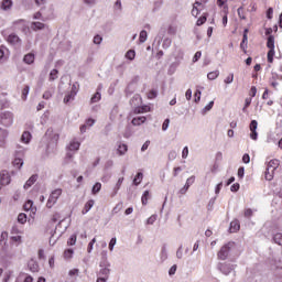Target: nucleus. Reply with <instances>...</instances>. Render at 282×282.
<instances>
[{
  "instance_id": "1",
  "label": "nucleus",
  "mask_w": 282,
  "mask_h": 282,
  "mask_svg": "<svg viewBox=\"0 0 282 282\" xmlns=\"http://www.w3.org/2000/svg\"><path fill=\"white\" fill-rule=\"evenodd\" d=\"M232 246H235V242H228L223 246L218 251V259L226 261V259H228V254H230V250H232Z\"/></svg>"
},
{
  "instance_id": "2",
  "label": "nucleus",
  "mask_w": 282,
  "mask_h": 282,
  "mask_svg": "<svg viewBox=\"0 0 282 282\" xmlns=\"http://www.w3.org/2000/svg\"><path fill=\"white\" fill-rule=\"evenodd\" d=\"M12 122H13L12 112H3L0 116V124H3L4 127H11Z\"/></svg>"
},
{
  "instance_id": "3",
  "label": "nucleus",
  "mask_w": 282,
  "mask_h": 282,
  "mask_svg": "<svg viewBox=\"0 0 282 282\" xmlns=\"http://www.w3.org/2000/svg\"><path fill=\"white\" fill-rule=\"evenodd\" d=\"M12 181V178L10 177V173L6 170H3L0 173V184L1 186H8V184H10V182Z\"/></svg>"
},
{
  "instance_id": "4",
  "label": "nucleus",
  "mask_w": 282,
  "mask_h": 282,
  "mask_svg": "<svg viewBox=\"0 0 282 282\" xmlns=\"http://www.w3.org/2000/svg\"><path fill=\"white\" fill-rule=\"evenodd\" d=\"M218 270L223 272V274H230L232 270H235V265L228 263H218Z\"/></svg>"
},
{
  "instance_id": "5",
  "label": "nucleus",
  "mask_w": 282,
  "mask_h": 282,
  "mask_svg": "<svg viewBox=\"0 0 282 282\" xmlns=\"http://www.w3.org/2000/svg\"><path fill=\"white\" fill-rule=\"evenodd\" d=\"M8 43H10V45H15L17 47H21V40L19 39V35H17L15 33H11L8 39H7Z\"/></svg>"
},
{
  "instance_id": "6",
  "label": "nucleus",
  "mask_w": 282,
  "mask_h": 282,
  "mask_svg": "<svg viewBox=\"0 0 282 282\" xmlns=\"http://www.w3.org/2000/svg\"><path fill=\"white\" fill-rule=\"evenodd\" d=\"M259 126V123L257 122V120H251L249 129L251 131L250 133V138L251 140H257L259 133H257V127Z\"/></svg>"
},
{
  "instance_id": "7",
  "label": "nucleus",
  "mask_w": 282,
  "mask_h": 282,
  "mask_svg": "<svg viewBox=\"0 0 282 282\" xmlns=\"http://www.w3.org/2000/svg\"><path fill=\"white\" fill-rule=\"evenodd\" d=\"M76 94H78V88L76 87V84H74L72 86L70 93L64 97L65 105H67V102H69V100H74V96H76Z\"/></svg>"
},
{
  "instance_id": "8",
  "label": "nucleus",
  "mask_w": 282,
  "mask_h": 282,
  "mask_svg": "<svg viewBox=\"0 0 282 282\" xmlns=\"http://www.w3.org/2000/svg\"><path fill=\"white\" fill-rule=\"evenodd\" d=\"M36 180H39V174H33L24 184V188L25 191H28V188H30L32 185H34V183L36 182Z\"/></svg>"
},
{
  "instance_id": "9",
  "label": "nucleus",
  "mask_w": 282,
  "mask_h": 282,
  "mask_svg": "<svg viewBox=\"0 0 282 282\" xmlns=\"http://www.w3.org/2000/svg\"><path fill=\"white\" fill-rule=\"evenodd\" d=\"M240 228H241V225L239 224V220H232L230 223L229 232H238Z\"/></svg>"
},
{
  "instance_id": "10",
  "label": "nucleus",
  "mask_w": 282,
  "mask_h": 282,
  "mask_svg": "<svg viewBox=\"0 0 282 282\" xmlns=\"http://www.w3.org/2000/svg\"><path fill=\"white\" fill-rule=\"evenodd\" d=\"M28 268L31 272H37L39 271V263L36 261H34L33 259H31L28 262Z\"/></svg>"
},
{
  "instance_id": "11",
  "label": "nucleus",
  "mask_w": 282,
  "mask_h": 282,
  "mask_svg": "<svg viewBox=\"0 0 282 282\" xmlns=\"http://www.w3.org/2000/svg\"><path fill=\"white\" fill-rule=\"evenodd\" d=\"M94 199L88 200L85 206L84 209L82 210L83 215H87V213H89V210H91V208H94Z\"/></svg>"
},
{
  "instance_id": "12",
  "label": "nucleus",
  "mask_w": 282,
  "mask_h": 282,
  "mask_svg": "<svg viewBox=\"0 0 282 282\" xmlns=\"http://www.w3.org/2000/svg\"><path fill=\"white\" fill-rule=\"evenodd\" d=\"M58 219H61V214L58 213L54 214L51 221L47 224V230H50V228H54V224H56Z\"/></svg>"
},
{
  "instance_id": "13",
  "label": "nucleus",
  "mask_w": 282,
  "mask_h": 282,
  "mask_svg": "<svg viewBox=\"0 0 282 282\" xmlns=\"http://www.w3.org/2000/svg\"><path fill=\"white\" fill-rule=\"evenodd\" d=\"M147 122V117H137L132 119V124L134 127H140V124H144Z\"/></svg>"
},
{
  "instance_id": "14",
  "label": "nucleus",
  "mask_w": 282,
  "mask_h": 282,
  "mask_svg": "<svg viewBox=\"0 0 282 282\" xmlns=\"http://www.w3.org/2000/svg\"><path fill=\"white\" fill-rule=\"evenodd\" d=\"M110 272L111 270H109L108 268H104L99 271L98 276L108 280Z\"/></svg>"
},
{
  "instance_id": "15",
  "label": "nucleus",
  "mask_w": 282,
  "mask_h": 282,
  "mask_svg": "<svg viewBox=\"0 0 282 282\" xmlns=\"http://www.w3.org/2000/svg\"><path fill=\"white\" fill-rule=\"evenodd\" d=\"M31 140H32V134L28 131L23 132L21 137V141L24 142V144H30Z\"/></svg>"
},
{
  "instance_id": "16",
  "label": "nucleus",
  "mask_w": 282,
  "mask_h": 282,
  "mask_svg": "<svg viewBox=\"0 0 282 282\" xmlns=\"http://www.w3.org/2000/svg\"><path fill=\"white\" fill-rule=\"evenodd\" d=\"M268 167L271 169V173H274V171H276V169H279V160H271L268 163Z\"/></svg>"
},
{
  "instance_id": "17",
  "label": "nucleus",
  "mask_w": 282,
  "mask_h": 282,
  "mask_svg": "<svg viewBox=\"0 0 282 282\" xmlns=\"http://www.w3.org/2000/svg\"><path fill=\"white\" fill-rule=\"evenodd\" d=\"M122 182H124V177H120L116 184L115 191L111 195V197H116L118 195V191H120V186H122Z\"/></svg>"
},
{
  "instance_id": "18",
  "label": "nucleus",
  "mask_w": 282,
  "mask_h": 282,
  "mask_svg": "<svg viewBox=\"0 0 282 282\" xmlns=\"http://www.w3.org/2000/svg\"><path fill=\"white\" fill-rule=\"evenodd\" d=\"M23 62L26 63V65H32V63H34V54H26L23 58Z\"/></svg>"
},
{
  "instance_id": "19",
  "label": "nucleus",
  "mask_w": 282,
  "mask_h": 282,
  "mask_svg": "<svg viewBox=\"0 0 282 282\" xmlns=\"http://www.w3.org/2000/svg\"><path fill=\"white\" fill-rule=\"evenodd\" d=\"M143 177H144V174H142V172H139V173L135 175L134 180H133L134 186H139V185L141 184V182H142V178H143Z\"/></svg>"
},
{
  "instance_id": "20",
  "label": "nucleus",
  "mask_w": 282,
  "mask_h": 282,
  "mask_svg": "<svg viewBox=\"0 0 282 282\" xmlns=\"http://www.w3.org/2000/svg\"><path fill=\"white\" fill-rule=\"evenodd\" d=\"M264 177H265V180H268V182H272V180L274 177V172H272V169L267 167Z\"/></svg>"
},
{
  "instance_id": "21",
  "label": "nucleus",
  "mask_w": 282,
  "mask_h": 282,
  "mask_svg": "<svg viewBox=\"0 0 282 282\" xmlns=\"http://www.w3.org/2000/svg\"><path fill=\"white\" fill-rule=\"evenodd\" d=\"M1 8L2 10H10L12 8V0H3Z\"/></svg>"
},
{
  "instance_id": "22",
  "label": "nucleus",
  "mask_w": 282,
  "mask_h": 282,
  "mask_svg": "<svg viewBox=\"0 0 282 282\" xmlns=\"http://www.w3.org/2000/svg\"><path fill=\"white\" fill-rule=\"evenodd\" d=\"M267 47H269V50H274V36L273 35L268 36Z\"/></svg>"
},
{
  "instance_id": "23",
  "label": "nucleus",
  "mask_w": 282,
  "mask_h": 282,
  "mask_svg": "<svg viewBox=\"0 0 282 282\" xmlns=\"http://www.w3.org/2000/svg\"><path fill=\"white\" fill-rule=\"evenodd\" d=\"M101 188H102V184L96 183V184L93 186V189H91L93 195H98V193H100V189H101Z\"/></svg>"
},
{
  "instance_id": "24",
  "label": "nucleus",
  "mask_w": 282,
  "mask_h": 282,
  "mask_svg": "<svg viewBox=\"0 0 282 282\" xmlns=\"http://www.w3.org/2000/svg\"><path fill=\"white\" fill-rule=\"evenodd\" d=\"M274 243H278V246H282V234L278 232L273 236Z\"/></svg>"
},
{
  "instance_id": "25",
  "label": "nucleus",
  "mask_w": 282,
  "mask_h": 282,
  "mask_svg": "<svg viewBox=\"0 0 282 282\" xmlns=\"http://www.w3.org/2000/svg\"><path fill=\"white\" fill-rule=\"evenodd\" d=\"M126 58H128V61H134L135 59V51L129 50L126 53Z\"/></svg>"
},
{
  "instance_id": "26",
  "label": "nucleus",
  "mask_w": 282,
  "mask_h": 282,
  "mask_svg": "<svg viewBox=\"0 0 282 282\" xmlns=\"http://www.w3.org/2000/svg\"><path fill=\"white\" fill-rule=\"evenodd\" d=\"M61 193L62 191L61 189H55L52 192V194L50 195V197L52 199H54V202H56L58 199V197H61Z\"/></svg>"
},
{
  "instance_id": "27",
  "label": "nucleus",
  "mask_w": 282,
  "mask_h": 282,
  "mask_svg": "<svg viewBox=\"0 0 282 282\" xmlns=\"http://www.w3.org/2000/svg\"><path fill=\"white\" fill-rule=\"evenodd\" d=\"M207 19H208V13H205L203 17H200L197 20L196 25H198V26L204 25L206 23Z\"/></svg>"
},
{
  "instance_id": "28",
  "label": "nucleus",
  "mask_w": 282,
  "mask_h": 282,
  "mask_svg": "<svg viewBox=\"0 0 282 282\" xmlns=\"http://www.w3.org/2000/svg\"><path fill=\"white\" fill-rule=\"evenodd\" d=\"M219 76V70L210 72L207 74L208 80H215Z\"/></svg>"
},
{
  "instance_id": "29",
  "label": "nucleus",
  "mask_w": 282,
  "mask_h": 282,
  "mask_svg": "<svg viewBox=\"0 0 282 282\" xmlns=\"http://www.w3.org/2000/svg\"><path fill=\"white\" fill-rule=\"evenodd\" d=\"M268 63H274V48H269Z\"/></svg>"
},
{
  "instance_id": "30",
  "label": "nucleus",
  "mask_w": 282,
  "mask_h": 282,
  "mask_svg": "<svg viewBox=\"0 0 282 282\" xmlns=\"http://www.w3.org/2000/svg\"><path fill=\"white\" fill-rule=\"evenodd\" d=\"M33 30H44L45 29V24H43V22H33Z\"/></svg>"
},
{
  "instance_id": "31",
  "label": "nucleus",
  "mask_w": 282,
  "mask_h": 282,
  "mask_svg": "<svg viewBox=\"0 0 282 282\" xmlns=\"http://www.w3.org/2000/svg\"><path fill=\"white\" fill-rule=\"evenodd\" d=\"M69 151H78L80 149V143L79 142H72L68 147Z\"/></svg>"
},
{
  "instance_id": "32",
  "label": "nucleus",
  "mask_w": 282,
  "mask_h": 282,
  "mask_svg": "<svg viewBox=\"0 0 282 282\" xmlns=\"http://www.w3.org/2000/svg\"><path fill=\"white\" fill-rule=\"evenodd\" d=\"M128 151L127 144H120L118 148L119 155H124V153Z\"/></svg>"
},
{
  "instance_id": "33",
  "label": "nucleus",
  "mask_w": 282,
  "mask_h": 282,
  "mask_svg": "<svg viewBox=\"0 0 282 282\" xmlns=\"http://www.w3.org/2000/svg\"><path fill=\"white\" fill-rule=\"evenodd\" d=\"M58 78V69H52L50 73V80H56Z\"/></svg>"
},
{
  "instance_id": "34",
  "label": "nucleus",
  "mask_w": 282,
  "mask_h": 282,
  "mask_svg": "<svg viewBox=\"0 0 282 282\" xmlns=\"http://www.w3.org/2000/svg\"><path fill=\"white\" fill-rule=\"evenodd\" d=\"M141 202L143 204V206H147L148 202H149V191H145L142 195Z\"/></svg>"
},
{
  "instance_id": "35",
  "label": "nucleus",
  "mask_w": 282,
  "mask_h": 282,
  "mask_svg": "<svg viewBox=\"0 0 282 282\" xmlns=\"http://www.w3.org/2000/svg\"><path fill=\"white\" fill-rule=\"evenodd\" d=\"M29 94H30V86H25L22 90V100H26Z\"/></svg>"
},
{
  "instance_id": "36",
  "label": "nucleus",
  "mask_w": 282,
  "mask_h": 282,
  "mask_svg": "<svg viewBox=\"0 0 282 282\" xmlns=\"http://www.w3.org/2000/svg\"><path fill=\"white\" fill-rule=\"evenodd\" d=\"M13 166H15L17 169H21V166H23V159H14Z\"/></svg>"
},
{
  "instance_id": "37",
  "label": "nucleus",
  "mask_w": 282,
  "mask_h": 282,
  "mask_svg": "<svg viewBox=\"0 0 282 282\" xmlns=\"http://www.w3.org/2000/svg\"><path fill=\"white\" fill-rule=\"evenodd\" d=\"M147 36H148L147 31L142 30V31L140 32V36H139L140 43H144V42L147 41Z\"/></svg>"
},
{
  "instance_id": "38",
  "label": "nucleus",
  "mask_w": 282,
  "mask_h": 282,
  "mask_svg": "<svg viewBox=\"0 0 282 282\" xmlns=\"http://www.w3.org/2000/svg\"><path fill=\"white\" fill-rule=\"evenodd\" d=\"M18 221H19V224H25V221H28V215L19 214Z\"/></svg>"
},
{
  "instance_id": "39",
  "label": "nucleus",
  "mask_w": 282,
  "mask_h": 282,
  "mask_svg": "<svg viewBox=\"0 0 282 282\" xmlns=\"http://www.w3.org/2000/svg\"><path fill=\"white\" fill-rule=\"evenodd\" d=\"M248 29L243 30L242 41H241V47L243 48V43H248Z\"/></svg>"
},
{
  "instance_id": "40",
  "label": "nucleus",
  "mask_w": 282,
  "mask_h": 282,
  "mask_svg": "<svg viewBox=\"0 0 282 282\" xmlns=\"http://www.w3.org/2000/svg\"><path fill=\"white\" fill-rule=\"evenodd\" d=\"M73 254H74V249H66L64 251V258L65 259H72Z\"/></svg>"
},
{
  "instance_id": "41",
  "label": "nucleus",
  "mask_w": 282,
  "mask_h": 282,
  "mask_svg": "<svg viewBox=\"0 0 282 282\" xmlns=\"http://www.w3.org/2000/svg\"><path fill=\"white\" fill-rule=\"evenodd\" d=\"M67 246H76V235H72L67 241Z\"/></svg>"
},
{
  "instance_id": "42",
  "label": "nucleus",
  "mask_w": 282,
  "mask_h": 282,
  "mask_svg": "<svg viewBox=\"0 0 282 282\" xmlns=\"http://www.w3.org/2000/svg\"><path fill=\"white\" fill-rule=\"evenodd\" d=\"M214 106H215V101H210V102L203 109V113H206L207 111H210V109H213Z\"/></svg>"
},
{
  "instance_id": "43",
  "label": "nucleus",
  "mask_w": 282,
  "mask_h": 282,
  "mask_svg": "<svg viewBox=\"0 0 282 282\" xmlns=\"http://www.w3.org/2000/svg\"><path fill=\"white\" fill-rule=\"evenodd\" d=\"M202 100V90H196L195 91V102H199Z\"/></svg>"
},
{
  "instance_id": "44",
  "label": "nucleus",
  "mask_w": 282,
  "mask_h": 282,
  "mask_svg": "<svg viewBox=\"0 0 282 282\" xmlns=\"http://www.w3.org/2000/svg\"><path fill=\"white\" fill-rule=\"evenodd\" d=\"M0 134H1V142H3V140H6V138H8V130H3L0 128Z\"/></svg>"
},
{
  "instance_id": "45",
  "label": "nucleus",
  "mask_w": 282,
  "mask_h": 282,
  "mask_svg": "<svg viewBox=\"0 0 282 282\" xmlns=\"http://www.w3.org/2000/svg\"><path fill=\"white\" fill-rule=\"evenodd\" d=\"M33 204H34V202L28 200V202L24 204V210H32Z\"/></svg>"
},
{
  "instance_id": "46",
  "label": "nucleus",
  "mask_w": 282,
  "mask_h": 282,
  "mask_svg": "<svg viewBox=\"0 0 282 282\" xmlns=\"http://www.w3.org/2000/svg\"><path fill=\"white\" fill-rule=\"evenodd\" d=\"M54 204H56V200H54V198H52V196H50L48 200L46 203V207L52 208V206H54Z\"/></svg>"
},
{
  "instance_id": "47",
  "label": "nucleus",
  "mask_w": 282,
  "mask_h": 282,
  "mask_svg": "<svg viewBox=\"0 0 282 282\" xmlns=\"http://www.w3.org/2000/svg\"><path fill=\"white\" fill-rule=\"evenodd\" d=\"M98 100H100V93H96L91 99H90V102H98Z\"/></svg>"
},
{
  "instance_id": "48",
  "label": "nucleus",
  "mask_w": 282,
  "mask_h": 282,
  "mask_svg": "<svg viewBox=\"0 0 282 282\" xmlns=\"http://www.w3.org/2000/svg\"><path fill=\"white\" fill-rule=\"evenodd\" d=\"M94 43H95V45H100V43H102V36L96 35L94 37Z\"/></svg>"
},
{
  "instance_id": "49",
  "label": "nucleus",
  "mask_w": 282,
  "mask_h": 282,
  "mask_svg": "<svg viewBox=\"0 0 282 282\" xmlns=\"http://www.w3.org/2000/svg\"><path fill=\"white\" fill-rule=\"evenodd\" d=\"M252 104V98H247L245 100V107L242 108V111L246 112V109H248V106Z\"/></svg>"
},
{
  "instance_id": "50",
  "label": "nucleus",
  "mask_w": 282,
  "mask_h": 282,
  "mask_svg": "<svg viewBox=\"0 0 282 282\" xmlns=\"http://www.w3.org/2000/svg\"><path fill=\"white\" fill-rule=\"evenodd\" d=\"M239 188H240L239 183H236V184L231 185L230 191H231V193H237L239 191Z\"/></svg>"
},
{
  "instance_id": "51",
  "label": "nucleus",
  "mask_w": 282,
  "mask_h": 282,
  "mask_svg": "<svg viewBox=\"0 0 282 282\" xmlns=\"http://www.w3.org/2000/svg\"><path fill=\"white\" fill-rule=\"evenodd\" d=\"M169 124H171V119H165L162 126L163 131H166V129H169Z\"/></svg>"
},
{
  "instance_id": "52",
  "label": "nucleus",
  "mask_w": 282,
  "mask_h": 282,
  "mask_svg": "<svg viewBox=\"0 0 282 282\" xmlns=\"http://www.w3.org/2000/svg\"><path fill=\"white\" fill-rule=\"evenodd\" d=\"M242 162L245 164H250V154H248V153L243 154Z\"/></svg>"
},
{
  "instance_id": "53",
  "label": "nucleus",
  "mask_w": 282,
  "mask_h": 282,
  "mask_svg": "<svg viewBox=\"0 0 282 282\" xmlns=\"http://www.w3.org/2000/svg\"><path fill=\"white\" fill-rule=\"evenodd\" d=\"M199 58H202V52H196L194 57H193V63H197V61H199Z\"/></svg>"
},
{
  "instance_id": "54",
  "label": "nucleus",
  "mask_w": 282,
  "mask_h": 282,
  "mask_svg": "<svg viewBox=\"0 0 282 282\" xmlns=\"http://www.w3.org/2000/svg\"><path fill=\"white\" fill-rule=\"evenodd\" d=\"M156 219H158V216L153 215V216H151L150 218H148L147 224L153 225V224H155V220H156Z\"/></svg>"
},
{
  "instance_id": "55",
  "label": "nucleus",
  "mask_w": 282,
  "mask_h": 282,
  "mask_svg": "<svg viewBox=\"0 0 282 282\" xmlns=\"http://www.w3.org/2000/svg\"><path fill=\"white\" fill-rule=\"evenodd\" d=\"M232 80H235V74H230V76H228L226 79H225V83L227 85H230V83H232Z\"/></svg>"
},
{
  "instance_id": "56",
  "label": "nucleus",
  "mask_w": 282,
  "mask_h": 282,
  "mask_svg": "<svg viewBox=\"0 0 282 282\" xmlns=\"http://www.w3.org/2000/svg\"><path fill=\"white\" fill-rule=\"evenodd\" d=\"M188 188H191V186L188 185V183H186L184 187L180 191L181 195H186V191H188Z\"/></svg>"
},
{
  "instance_id": "57",
  "label": "nucleus",
  "mask_w": 282,
  "mask_h": 282,
  "mask_svg": "<svg viewBox=\"0 0 282 282\" xmlns=\"http://www.w3.org/2000/svg\"><path fill=\"white\" fill-rule=\"evenodd\" d=\"M145 111H147V106L135 108V110H134L135 113H144Z\"/></svg>"
},
{
  "instance_id": "58",
  "label": "nucleus",
  "mask_w": 282,
  "mask_h": 282,
  "mask_svg": "<svg viewBox=\"0 0 282 282\" xmlns=\"http://www.w3.org/2000/svg\"><path fill=\"white\" fill-rule=\"evenodd\" d=\"M185 97H186V100H191V98H193V90L187 89L185 93Z\"/></svg>"
},
{
  "instance_id": "59",
  "label": "nucleus",
  "mask_w": 282,
  "mask_h": 282,
  "mask_svg": "<svg viewBox=\"0 0 282 282\" xmlns=\"http://www.w3.org/2000/svg\"><path fill=\"white\" fill-rule=\"evenodd\" d=\"M198 14H199V9L197 7H195V4H194L193 10H192V15L197 17Z\"/></svg>"
},
{
  "instance_id": "60",
  "label": "nucleus",
  "mask_w": 282,
  "mask_h": 282,
  "mask_svg": "<svg viewBox=\"0 0 282 282\" xmlns=\"http://www.w3.org/2000/svg\"><path fill=\"white\" fill-rule=\"evenodd\" d=\"M273 12H274V9L269 8V9L267 10V19H272Z\"/></svg>"
},
{
  "instance_id": "61",
  "label": "nucleus",
  "mask_w": 282,
  "mask_h": 282,
  "mask_svg": "<svg viewBox=\"0 0 282 282\" xmlns=\"http://www.w3.org/2000/svg\"><path fill=\"white\" fill-rule=\"evenodd\" d=\"M182 158L185 160V158H188V147H185L183 149Z\"/></svg>"
},
{
  "instance_id": "62",
  "label": "nucleus",
  "mask_w": 282,
  "mask_h": 282,
  "mask_svg": "<svg viewBox=\"0 0 282 282\" xmlns=\"http://www.w3.org/2000/svg\"><path fill=\"white\" fill-rule=\"evenodd\" d=\"M116 246V238H111L109 242V250H113V247Z\"/></svg>"
},
{
  "instance_id": "63",
  "label": "nucleus",
  "mask_w": 282,
  "mask_h": 282,
  "mask_svg": "<svg viewBox=\"0 0 282 282\" xmlns=\"http://www.w3.org/2000/svg\"><path fill=\"white\" fill-rule=\"evenodd\" d=\"M245 171H246V170H245L243 167H239V169H238V177H240V178L243 177Z\"/></svg>"
},
{
  "instance_id": "64",
  "label": "nucleus",
  "mask_w": 282,
  "mask_h": 282,
  "mask_svg": "<svg viewBox=\"0 0 282 282\" xmlns=\"http://www.w3.org/2000/svg\"><path fill=\"white\" fill-rule=\"evenodd\" d=\"M245 217H252V209L248 208L245 210Z\"/></svg>"
}]
</instances>
